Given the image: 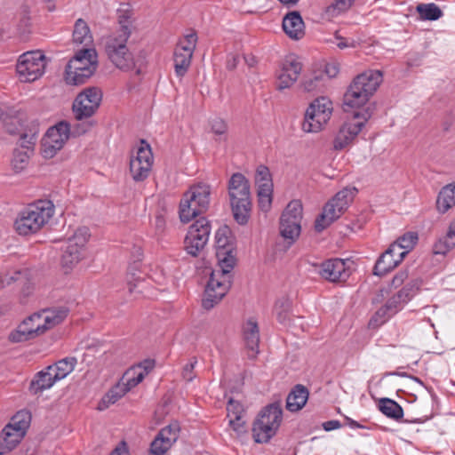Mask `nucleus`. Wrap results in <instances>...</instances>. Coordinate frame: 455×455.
<instances>
[{"instance_id":"nucleus-33","label":"nucleus","mask_w":455,"mask_h":455,"mask_svg":"<svg viewBox=\"0 0 455 455\" xmlns=\"http://www.w3.org/2000/svg\"><path fill=\"white\" fill-rule=\"evenodd\" d=\"M300 223L281 217L280 219V234L287 241V248H289L297 240L300 234Z\"/></svg>"},{"instance_id":"nucleus-51","label":"nucleus","mask_w":455,"mask_h":455,"mask_svg":"<svg viewBox=\"0 0 455 455\" xmlns=\"http://www.w3.org/2000/svg\"><path fill=\"white\" fill-rule=\"evenodd\" d=\"M355 0H336L326 8V13L331 17L348 10Z\"/></svg>"},{"instance_id":"nucleus-34","label":"nucleus","mask_w":455,"mask_h":455,"mask_svg":"<svg viewBox=\"0 0 455 455\" xmlns=\"http://www.w3.org/2000/svg\"><path fill=\"white\" fill-rule=\"evenodd\" d=\"M73 40L75 44H83L86 48H90L93 42L90 28L83 19H78L75 23Z\"/></svg>"},{"instance_id":"nucleus-56","label":"nucleus","mask_w":455,"mask_h":455,"mask_svg":"<svg viewBox=\"0 0 455 455\" xmlns=\"http://www.w3.org/2000/svg\"><path fill=\"white\" fill-rule=\"evenodd\" d=\"M229 426L238 435L246 433L245 421L243 419V416L239 417V419H236L235 418H231L229 419Z\"/></svg>"},{"instance_id":"nucleus-35","label":"nucleus","mask_w":455,"mask_h":455,"mask_svg":"<svg viewBox=\"0 0 455 455\" xmlns=\"http://www.w3.org/2000/svg\"><path fill=\"white\" fill-rule=\"evenodd\" d=\"M252 438L257 443H268L275 435L277 430L273 427L266 426L262 420L255 419L251 428Z\"/></svg>"},{"instance_id":"nucleus-40","label":"nucleus","mask_w":455,"mask_h":455,"mask_svg":"<svg viewBox=\"0 0 455 455\" xmlns=\"http://www.w3.org/2000/svg\"><path fill=\"white\" fill-rule=\"evenodd\" d=\"M378 406L384 415L393 419L398 420L403 416L402 406L392 399L381 398Z\"/></svg>"},{"instance_id":"nucleus-9","label":"nucleus","mask_w":455,"mask_h":455,"mask_svg":"<svg viewBox=\"0 0 455 455\" xmlns=\"http://www.w3.org/2000/svg\"><path fill=\"white\" fill-rule=\"evenodd\" d=\"M46 58L40 51L28 52L20 56L16 70L23 82H34L44 73Z\"/></svg>"},{"instance_id":"nucleus-25","label":"nucleus","mask_w":455,"mask_h":455,"mask_svg":"<svg viewBox=\"0 0 455 455\" xmlns=\"http://www.w3.org/2000/svg\"><path fill=\"white\" fill-rule=\"evenodd\" d=\"M23 437L21 432H18L7 424L0 433V455H4L12 451Z\"/></svg>"},{"instance_id":"nucleus-52","label":"nucleus","mask_w":455,"mask_h":455,"mask_svg":"<svg viewBox=\"0 0 455 455\" xmlns=\"http://www.w3.org/2000/svg\"><path fill=\"white\" fill-rule=\"evenodd\" d=\"M259 207L262 212H267L272 204L273 190H257Z\"/></svg>"},{"instance_id":"nucleus-45","label":"nucleus","mask_w":455,"mask_h":455,"mask_svg":"<svg viewBox=\"0 0 455 455\" xmlns=\"http://www.w3.org/2000/svg\"><path fill=\"white\" fill-rule=\"evenodd\" d=\"M211 132L216 136L218 142L228 140V125L222 118H213L210 121Z\"/></svg>"},{"instance_id":"nucleus-48","label":"nucleus","mask_w":455,"mask_h":455,"mask_svg":"<svg viewBox=\"0 0 455 455\" xmlns=\"http://www.w3.org/2000/svg\"><path fill=\"white\" fill-rule=\"evenodd\" d=\"M418 234L415 232H408L403 236L399 237L393 244H396L401 248V251L408 252L414 247L418 242Z\"/></svg>"},{"instance_id":"nucleus-16","label":"nucleus","mask_w":455,"mask_h":455,"mask_svg":"<svg viewBox=\"0 0 455 455\" xmlns=\"http://www.w3.org/2000/svg\"><path fill=\"white\" fill-rule=\"evenodd\" d=\"M44 328L40 322V315L35 313L26 318L17 329L10 333L9 339L12 342H24L44 334Z\"/></svg>"},{"instance_id":"nucleus-27","label":"nucleus","mask_w":455,"mask_h":455,"mask_svg":"<svg viewBox=\"0 0 455 455\" xmlns=\"http://www.w3.org/2000/svg\"><path fill=\"white\" fill-rule=\"evenodd\" d=\"M94 72L90 69V67L79 68L72 64H67L65 68V81L70 85L84 84Z\"/></svg>"},{"instance_id":"nucleus-49","label":"nucleus","mask_w":455,"mask_h":455,"mask_svg":"<svg viewBox=\"0 0 455 455\" xmlns=\"http://www.w3.org/2000/svg\"><path fill=\"white\" fill-rule=\"evenodd\" d=\"M324 74L322 71L314 72L304 77L301 86L306 92H312L317 89L324 77Z\"/></svg>"},{"instance_id":"nucleus-46","label":"nucleus","mask_w":455,"mask_h":455,"mask_svg":"<svg viewBox=\"0 0 455 455\" xmlns=\"http://www.w3.org/2000/svg\"><path fill=\"white\" fill-rule=\"evenodd\" d=\"M192 203H193L192 201L188 200L189 212H187L183 211V209L185 208V207H183V205L185 204H184V196L180 200L179 214H180V221L183 223L189 222L194 218H196L197 215L207 211L206 209H200L199 205H197L196 204H192Z\"/></svg>"},{"instance_id":"nucleus-21","label":"nucleus","mask_w":455,"mask_h":455,"mask_svg":"<svg viewBox=\"0 0 455 455\" xmlns=\"http://www.w3.org/2000/svg\"><path fill=\"white\" fill-rule=\"evenodd\" d=\"M283 29L291 39H300L305 35V25L300 13L297 11L288 12L283 19Z\"/></svg>"},{"instance_id":"nucleus-50","label":"nucleus","mask_w":455,"mask_h":455,"mask_svg":"<svg viewBox=\"0 0 455 455\" xmlns=\"http://www.w3.org/2000/svg\"><path fill=\"white\" fill-rule=\"evenodd\" d=\"M29 156L27 151L15 150L12 159V166L16 172H20L28 163Z\"/></svg>"},{"instance_id":"nucleus-63","label":"nucleus","mask_w":455,"mask_h":455,"mask_svg":"<svg viewBox=\"0 0 455 455\" xmlns=\"http://www.w3.org/2000/svg\"><path fill=\"white\" fill-rule=\"evenodd\" d=\"M128 450L126 448L125 443H122L119 446H117L110 455H127Z\"/></svg>"},{"instance_id":"nucleus-8","label":"nucleus","mask_w":455,"mask_h":455,"mask_svg":"<svg viewBox=\"0 0 455 455\" xmlns=\"http://www.w3.org/2000/svg\"><path fill=\"white\" fill-rule=\"evenodd\" d=\"M370 108L363 112H355L351 118L346 120L339 127L334 140L333 148L342 150L350 145L362 131L367 120L371 116Z\"/></svg>"},{"instance_id":"nucleus-10","label":"nucleus","mask_w":455,"mask_h":455,"mask_svg":"<svg viewBox=\"0 0 455 455\" xmlns=\"http://www.w3.org/2000/svg\"><path fill=\"white\" fill-rule=\"evenodd\" d=\"M211 234L209 220L202 217L196 220L188 228L184 240V248L188 254L196 257L206 245Z\"/></svg>"},{"instance_id":"nucleus-37","label":"nucleus","mask_w":455,"mask_h":455,"mask_svg":"<svg viewBox=\"0 0 455 455\" xmlns=\"http://www.w3.org/2000/svg\"><path fill=\"white\" fill-rule=\"evenodd\" d=\"M76 363V357H66L48 366V371H52L57 380H60L73 371Z\"/></svg>"},{"instance_id":"nucleus-59","label":"nucleus","mask_w":455,"mask_h":455,"mask_svg":"<svg viewBox=\"0 0 455 455\" xmlns=\"http://www.w3.org/2000/svg\"><path fill=\"white\" fill-rule=\"evenodd\" d=\"M182 40L188 43V47H187V50L194 52L197 42L196 34L195 32L189 33L186 35Z\"/></svg>"},{"instance_id":"nucleus-60","label":"nucleus","mask_w":455,"mask_h":455,"mask_svg":"<svg viewBox=\"0 0 455 455\" xmlns=\"http://www.w3.org/2000/svg\"><path fill=\"white\" fill-rule=\"evenodd\" d=\"M20 275H21L20 271H15L12 275H6L4 279L1 281V286L4 287L5 285H10L12 283L19 280Z\"/></svg>"},{"instance_id":"nucleus-12","label":"nucleus","mask_w":455,"mask_h":455,"mask_svg":"<svg viewBox=\"0 0 455 455\" xmlns=\"http://www.w3.org/2000/svg\"><path fill=\"white\" fill-rule=\"evenodd\" d=\"M415 285L411 283H407L396 294L392 296L386 304L381 307L371 320V323L379 322V324L384 323L388 318L400 311L403 305L406 304L415 293Z\"/></svg>"},{"instance_id":"nucleus-23","label":"nucleus","mask_w":455,"mask_h":455,"mask_svg":"<svg viewBox=\"0 0 455 455\" xmlns=\"http://www.w3.org/2000/svg\"><path fill=\"white\" fill-rule=\"evenodd\" d=\"M455 248V219L450 223L445 235L436 239L432 247L433 254L447 255Z\"/></svg>"},{"instance_id":"nucleus-18","label":"nucleus","mask_w":455,"mask_h":455,"mask_svg":"<svg viewBox=\"0 0 455 455\" xmlns=\"http://www.w3.org/2000/svg\"><path fill=\"white\" fill-rule=\"evenodd\" d=\"M87 242L86 232L79 230L73 237L69 238L61 257L64 267L71 268L79 262L82 257V249Z\"/></svg>"},{"instance_id":"nucleus-24","label":"nucleus","mask_w":455,"mask_h":455,"mask_svg":"<svg viewBox=\"0 0 455 455\" xmlns=\"http://www.w3.org/2000/svg\"><path fill=\"white\" fill-rule=\"evenodd\" d=\"M257 420H262L266 426L273 427L278 430L283 419V410L278 403H274L264 407L258 417Z\"/></svg>"},{"instance_id":"nucleus-14","label":"nucleus","mask_w":455,"mask_h":455,"mask_svg":"<svg viewBox=\"0 0 455 455\" xmlns=\"http://www.w3.org/2000/svg\"><path fill=\"white\" fill-rule=\"evenodd\" d=\"M302 71V63L295 54H289L280 64V73L277 76L276 89L283 91L291 87L298 80Z\"/></svg>"},{"instance_id":"nucleus-57","label":"nucleus","mask_w":455,"mask_h":455,"mask_svg":"<svg viewBox=\"0 0 455 455\" xmlns=\"http://www.w3.org/2000/svg\"><path fill=\"white\" fill-rule=\"evenodd\" d=\"M409 273L407 269H402L400 270L392 279L391 284L395 288L399 287L402 285L404 281L408 278Z\"/></svg>"},{"instance_id":"nucleus-7","label":"nucleus","mask_w":455,"mask_h":455,"mask_svg":"<svg viewBox=\"0 0 455 455\" xmlns=\"http://www.w3.org/2000/svg\"><path fill=\"white\" fill-rule=\"evenodd\" d=\"M332 102L320 97L313 100L307 107L301 128L305 132H318L330 120L332 114Z\"/></svg>"},{"instance_id":"nucleus-32","label":"nucleus","mask_w":455,"mask_h":455,"mask_svg":"<svg viewBox=\"0 0 455 455\" xmlns=\"http://www.w3.org/2000/svg\"><path fill=\"white\" fill-rule=\"evenodd\" d=\"M56 381L58 380L55 379L54 374L52 371H48L47 367L36 375L30 383V390L34 394L42 393L44 390L52 387Z\"/></svg>"},{"instance_id":"nucleus-44","label":"nucleus","mask_w":455,"mask_h":455,"mask_svg":"<svg viewBox=\"0 0 455 455\" xmlns=\"http://www.w3.org/2000/svg\"><path fill=\"white\" fill-rule=\"evenodd\" d=\"M31 414L28 411L22 410L18 411L11 419L8 424L15 428L18 432H21V435L25 436L28 428L30 426Z\"/></svg>"},{"instance_id":"nucleus-53","label":"nucleus","mask_w":455,"mask_h":455,"mask_svg":"<svg viewBox=\"0 0 455 455\" xmlns=\"http://www.w3.org/2000/svg\"><path fill=\"white\" fill-rule=\"evenodd\" d=\"M228 417L235 418L239 419V417H242L244 410L240 402L230 398L227 404Z\"/></svg>"},{"instance_id":"nucleus-26","label":"nucleus","mask_w":455,"mask_h":455,"mask_svg":"<svg viewBox=\"0 0 455 455\" xmlns=\"http://www.w3.org/2000/svg\"><path fill=\"white\" fill-rule=\"evenodd\" d=\"M244 340L249 350L248 356L254 358L259 353V331L256 322L247 321L243 328Z\"/></svg>"},{"instance_id":"nucleus-58","label":"nucleus","mask_w":455,"mask_h":455,"mask_svg":"<svg viewBox=\"0 0 455 455\" xmlns=\"http://www.w3.org/2000/svg\"><path fill=\"white\" fill-rule=\"evenodd\" d=\"M240 61L239 56L234 53H229L227 56L226 60V68L227 69L232 71L236 68L238 63Z\"/></svg>"},{"instance_id":"nucleus-55","label":"nucleus","mask_w":455,"mask_h":455,"mask_svg":"<svg viewBox=\"0 0 455 455\" xmlns=\"http://www.w3.org/2000/svg\"><path fill=\"white\" fill-rule=\"evenodd\" d=\"M132 374H135V368L126 371L120 380L124 384L125 387H129V391L139 384Z\"/></svg>"},{"instance_id":"nucleus-64","label":"nucleus","mask_w":455,"mask_h":455,"mask_svg":"<svg viewBox=\"0 0 455 455\" xmlns=\"http://www.w3.org/2000/svg\"><path fill=\"white\" fill-rule=\"evenodd\" d=\"M143 367L144 371H147V374L154 368V361L146 360L139 365V368Z\"/></svg>"},{"instance_id":"nucleus-54","label":"nucleus","mask_w":455,"mask_h":455,"mask_svg":"<svg viewBox=\"0 0 455 455\" xmlns=\"http://www.w3.org/2000/svg\"><path fill=\"white\" fill-rule=\"evenodd\" d=\"M197 363L196 358L193 357L189 360V362L183 367L182 376L184 379L187 381H192L196 375L194 373V369L196 364Z\"/></svg>"},{"instance_id":"nucleus-20","label":"nucleus","mask_w":455,"mask_h":455,"mask_svg":"<svg viewBox=\"0 0 455 455\" xmlns=\"http://www.w3.org/2000/svg\"><path fill=\"white\" fill-rule=\"evenodd\" d=\"M211 188L204 183H199L190 187L184 194V204H188V200L200 206V209H208L210 205ZM184 212H189V204H184Z\"/></svg>"},{"instance_id":"nucleus-38","label":"nucleus","mask_w":455,"mask_h":455,"mask_svg":"<svg viewBox=\"0 0 455 455\" xmlns=\"http://www.w3.org/2000/svg\"><path fill=\"white\" fill-rule=\"evenodd\" d=\"M355 188H346L339 191L328 203L332 204L338 208L339 212H343L347 209L350 203L353 201L355 193Z\"/></svg>"},{"instance_id":"nucleus-22","label":"nucleus","mask_w":455,"mask_h":455,"mask_svg":"<svg viewBox=\"0 0 455 455\" xmlns=\"http://www.w3.org/2000/svg\"><path fill=\"white\" fill-rule=\"evenodd\" d=\"M40 315V322L44 332L61 323L68 315V309L65 307L46 308L37 313Z\"/></svg>"},{"instance_id":"nucleus-6","label":"nucleus","mask_w":455,"mask_h":455,"mask_svg":"<svg viewBox=\"0 0 455 455\" xmlns=\"http://www.w3.org/2000/svg\"><path fill=\"white\" fill-rule=\"evenodd\" d=\"M90 128L89 124H76L72 127L68 122L61 121L49 128L42 140V153L45 158L53 157L60 150L69 136H80Z\"/></svg>"},{"instance_id":"nucleus-47","label":"nucleus","mask_w":455,"mask_h":455,"mask_svg":"<svg viewBox=\"0 0 455 455\" xmlns=\"http://www.w3.org/2000/svg\"><path fill=\"white\" fill-rule=\"evenodd\" d=\"M302 210L301 203L298 200H293L288 204L281 217L300 223L302 220Z\"/></svg>"},{"instance_id":"nucleus-42","label":"nucleus","mask_w":455,"mask_h":455,"mask_svg":"<svg viewBox=\"0 0 455 455\" xmlns=\"http://www.w3.org/2000/svg\"><path fill=\"white\" fill-rule=\"evenodd\" d=\"M127 392H129V387H125L124 384L119 381L104 395L101 403H100V410H103L110 404H114Z\"/></svg>"},{"instance_id":"nucleus-5","label":"nucleus","mask_w":455,"mask_h":455,"mask_svg":"<svg viewBox=\"0 0 455 455\" xmlns=\"http://www.w3.org/2000/svg\"><path fill=\"white\" fill-rule=\"evenodd\" d=\"M228 189L235 220L241 225L247 223L251 210L249 180L240 172L234 173Z\"/></svg>"},{"instance_id":"nucleus-29","label":"nucleus","mask_w":455,"mask_h":455,"mask_svg":"<svg viewBox=\"0 0 455 455\" xmlns=\"http://www.w3.org/2000/svg\"><path fill=\"white\" fill-rule=\"evenodd\" d=\"M308 399V390L302 385H296L286 399V409L298 411L304 407Z\"/></svg>"},{"instance_id":"nucleus-62","label":"nucleus","mask_w":455,"mask_h":455,"mask_svg":"<svg viewBox=\"0 0 455 455\" xmlns=\"http://www.w3.org/2000/svg\"><path fill=\"white\" fill-rule=\"evenodd\" d=\"M420 60H421V58H420L419 54L414 53V54H412V56H409L407 58L406 62L409 67H414V66H419L420 63Z\"/></svg>"},{"instance_id":"nucleus-1","label":"nucleus","mask_w":455,"mask_h":455,"mask_svg":"<svg viewBox=\"0 0 455 455\" xmlns=\"http://www.w3.org/2000/svg\"><path fill=\"white\" fill-rule=\"evenodd\" d=\"M215 244L218 267L211 272L202 303L207 310L219 303L228 291L231 286V270L235 263L230 230L227 226L216 231Z\"/></svg>"},{"instance_id":"nucleus-17","label":"nucleus","mask_w":455,"mask_h":455,"mask_svg":"<svg viewBox=\"0 0 455 455\" xmlns=\"http://www.w3.org/2000/svg\"><path fill=\"white\" fill-rule=\"evenodd\" d=\"M405 256L406 251H401L398 245L390 244L376 261L373 274L378 276L385 275L398 266Z\"/></svg>"},{"instance_id":"nucleus-43","label":"nucleus","mask_w":455,"mask_h":455,"mask_svg":"<svg viewBox=\"0 0 455 455\" xmlns=\"http://www.w3.org/2000/svg\"><path fill=\"white\" fill-rule=\"evenodd\" d=\"M416 11L422 20H437L443 15L440 7L434 3L419 4Z\"/></svg>"},{"instance_id":"nucleus-19","label":"nucleus","mask_w":455,"mask_h":455,"mask_svg":"<svg viewBox=\"0 0 455 455\" xmlns=\"http://www.w3.org/2000/svg\"><path fill=\"white\" fill-rule=\"evenodd\" d=\"M318 273L323 279L331 283L343 282L350 275L346 261L338 258L321 263Z\"/></svg>"},{"instance_id":"nucleus-4","label":"nucleus","mask_w":455,"mask_h":455,"mask_svg":"<svg viewBox=\"0 0 455 455\" xmlns=\"http://www.w3.org/2000/svg\"><path fill=\"white\" fill-rule=\"evenodd\" d=\"M381 82L382 73L379 70H368L358 75L344 94V106L352 108L363 106Z\"/></svg>"},{"instance_id":"nucleus-31","label":"nucleus","mask_w":455,"mask_h":455,"mask_svg":"<svg viewBox=\"0 0 455 455\" xmlns=\"http://www.w3.org/2000/svg\"><path fill=\"white\" fill-rule=\"evenodd\" d=\"M455 205V184L442 188L436 199V209L440 213L447 212Z\"/></svg>"},{"instance_id":"nucleus-11","label":"nucleus","mask_w":455,"mask_h":455,"mask_svg":"<svg viewBox=\"0 0 455 455\" xmlns=\"http://www.w3.org/2000/svg\"><path fill=\"white\" fill-rule=\"evenodd\" d=\"M102 100V92L98 87L84 89L75 99L72 109L77 120L92 116Z\"/></svg>"},{"instance_id":"nucleus-13","label":"nucleus","mask_w":455,"mask_h":455,"mask_svg":"<svg viewBox=\"0 0 455 455\" xmlns=\"http://www.w3.org/2000/svg\"><path fill=\"white\" fill-rule=\"evenodd\" d=\"M153 160L150 146L142 140L136 155L132 156L130 160V172L133 180L136 182L143 181L149 176Z\"/></svg>"},{"instance_id":"nucleus-15","label":"nucleus","mask_w":455,"mask_h":455,"mask_svg":"<svg viewBox=\"0 0 455 455\" xmlns=\"http://www.w3.org/2000/svg\"><path fill=\"white\" fill-rule=\"evenodd\" d=\"M180 430L177 421L162 428L150 444L149 455H164L178 440Z\"/></svg>"},{"instance_id":"nucleus-3","label":"nucleus","mask_w":455,"mask_h":455,"mask_svg":"<svg viewBox=\"0 0 455 455\" xmlns=\"http://www.w3.org/2000/svg\"><path fill=\"white\" fill-rule=\"evenodd\" d=\"M54 205L50 200H38L28 204L17 217L14 227L20 235L38 232L53 216Z\"/></svg>"},{"instance_id":"nucleus-30","label":"nucleus","mask_w":455,"mask_h":455,"mask_svg":"<svg viewBox=\"0 0 455 455\" xmlns=\"http://www.w3.org/2000/svg\"><path fill=\"white\" fill-rule=\"evenodd\" d=\"M342 214L343 212H339L338 208L332 205V204L327 203L323 207V212L315 220V229L317 232H322Z\"/></svg>"},{"instance_id":"nucleus-39","label":"nucleus","mask_w":455,"mask_h":455,"mask_svg":"<svg viewBox=\"0 0 455 455\" xmlns=\"http://www.w3.org/2000/svg\"><path fill=\"white\" fill-rule=\"evenodd\" d=\"M291 302L290 299L283 297L276 300L274 313L279 323L287 326L291 323Z\"/></svg>"},{"instance_id":"nucleus-36","label":"nucleus","mask_w":455,"mask_h":455,"mask_svg":"<svg viewBox=\"0 0 455 455\" xmlns=\"http://www.w3.org/2000/svg\"><path fill=\"white\" fill-rule=\"evenodd\" d=\"M193 52L183 49V52L175 49L174 52V69L178 77H183L188 72L193 57Z\"/></svg>"},{"instance_id":"nucleus-41","label":"nucleus","mask_w":455,"mask_h":455,"mask_svg":"<svg viewBox=\"0 0 455 455\" xmlns=\"http://www.w3.org/2000/svg\"><path fill=\"white\" fill-rule=\"evenodd\" d=\"M255 184L257 190H274L272 175L266 165H259L255 172Z\"/></svg>"},{"instance_id":"nucleus-28","label":"nucleus","mask_w":455,"mask_h":455,"mask_svg":"<svg viewBox=\"0 0 455 455\" xmlns=\"http://www.w3.org/2000/svg\"><path fill=\"white\" fill-rule=\"evenodd\" d=\"M68 63L79 68L90 67V69H92V72H95L98 67L97 52L94 48L82 49L78 51Z\"/></svg>"},{"instance_id":"nucleus-2","label":"nucleus","mask_w":455,"mask_h":455,"mask_svg":"<svg viewBox=\"0 0 455 455\" xmlns=\"http://www.w3.org/2000/svg\"><path fill=\"white\" fill-rule=\"evenodd\" d=\"M121 28L103 39L104 52L108 59L120 70L131 71L136 68V62L132 53L127 47V41L131 36L128 26L120 20Z\"/></svg>"},{"instance_id":"nucleus-61","label":"nucleus","mask_w":455,"mask_h":455,"mask_svg":"<svg viewBox=\"0 0 455 455\" xmlns=\"http://www.w3.org/2000/svg\"><path fill=\"white\" fill-rule=\"evenodd\" d=\"M325 431H331L341 427V423L339 420H328L323 424Z\"/></svg>"}]
</instances>
